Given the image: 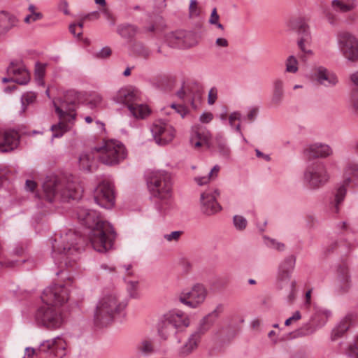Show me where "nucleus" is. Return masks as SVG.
<instances>
[{
  "instance_id": "f257e3e1",
  "label": "nucleus",
  "mask_w": 358,
  "mask_h": 358,
  "mask_svg": "<svg viewBox=\"0 0 358 358\" xmlns=\"http://www.w3.org/2000/svg\"><path fill=\"white\" fill-rule=\"evenodd\" d=\"M76 215L79 222L88 229V238L69 229L60 236L61 245L57 244V239H54L52 243V255L56 264H62L64 260L67 266V259H72L71 256L83 250L88 241L99 252H106L112 248L111 231L108 229L109 223L102 221L96 211L78 208Z\"/></svg>"
},
{
  "instance_id": "f03ea898",
  "label": "nucleus",
  "mask_w": 358,
  "mask_h": 358,
  "mask_svg": "<svg viewBox=\"0 0 358 358\" xmlns=\"http://www.w3.org/2000/svg\"><path fill=\"white\" fill-rule=\"evenodd\" d=\"M68 299L69 292L64 285L54 284L46 287L41 296L43 304L35 313L36 323L48 329L59 327L63 319L57 306L66 303Z\"/></svg>"
},
{
  "instance_id": "7ed1b4c3",
  "label": "nucleus",
  "mask_w": 358,
  "mask_h": 358,
  "mask_svg": "<svg viewBox=\"0 0 358 358\" xmlns=\"http://www.w3.org/2000/svg\"><path fill=\"white\" fill-rule=\"evenodd\" d=\"M147 183L151 196L155 199V208L159 214L163 216L171 214L176 209V204L173 199L171 174L162 170L153 171L150 173Z\"/></svg>"
},
{
  "instance_id": "20e7f679",
  "label": "nucleus",
  "mask_w": 358,
  "mask_h": 358,
  "mask_svg": "<svg viewBox=\"0 0 358 358\" xmlns=\"http://www.w3.org/2000/svg\"><path fill=\"white\" fill-rule=\"evenodd\" d=\"M44 197L50 203L57 199L62 201L79 199L82 192L79 185L73 181V177L59 178L55 175L46 177L43 184Z\"/></svg>"
},
{
  "instance_id": "39448f33",
  "label": "nucleus",
  "mask_w": 358,
  "mask_h": 358,
  "mask_svg": "<svg viewBox=\"0 0 358 358\" xmlns=\"http://www.w3.org/2000/svg\"><path fill=\"white\" fill-rule=\"evenodd\" d=\"M223 310V305L219 304L213 311L203 318L199 328L192 332L188 336L186 341L177 349L176 355L178 357L185 358L196 350L198 348L201 336L208 331Z\"/></svg>"
},
{
  "instance_id": "423d86ee",
  "label": "nucleus",
  "mask_w": 358,
  "mask_h": 358,
  "mask_svg": "<svg viewBox=\"0 0 358 358\" xmlns=\"http://www.w3.org/2000/svg\"><path fill=\"white\" fill-rule=\"evenodd\" d=\"M345 174L347 177L343 183L337 188L334 194L329 199V208L334 213L339 212L340 205L346 195V185L351 182L358 185V164L349 163L345 167Z\"/></svg>"
},
{
  "instance_id": "0eeeda50",
  "label": "nucleus",
  "mask_w": 358,
  "mask_h": 358,
  "mask_svg": "<svg viewBox=\"0 0 358 358\" xmlns=\"http://www.w3.org/2000/svg\"><path fill=\"white\" fill-rule=\"evenodd\" d=\"M331 316V312L329 310L323 308H315L310 320L304 323L296 331L297 335L306 336L314 334L326 324Z\"/></svg>"
},
{
  "instance_id": "6e6552de",
  "label": "nucleus",
  "mask_w": 358,
  "mask_h": 358,
  "mask_svg": "<svg viewBox=\"0 0 358 358\" xmlns=\"http://www.w3.org/2000/svg\"><path fill=\"white\" fill-rule=\"evenodd\" d=\"M207 296L208 290L205 285L196 283L190 289H184L180 292L179 301L183 305L194 309L204 303Z\"/></svg>"
},
{
  "instance_id": "1a4fd4ad",
  "label": "nucleus",
  "mask_w": 358,
  "mask_h": 358,
  "mask_svg": "<svg viewBox=\"0 0 358 358\" xmlns=\"http://www.w3.org/2000/svg\"><path fill=\"white\" fill-rule=\"evenodd\" d=\"M337 43L343 57L350 62L358 61V39L348 31L338 33Z\"/></svg>"
},
{
  "instance_id": "9d476101",
  "label": "nucleus",
  "mask_w": 358,
  "mask_h": 358,
  "mask_svg": "<svg viewBox=\"0 0 358 358\" xmlns=\"http://www.w3.org/2000/svg\"><path fill=\"white\" fill-rule=\"evenodd\" d=\"M303 179L310 188L317 189L328 181L329 175L325 166L317 163L307 167L303 173Z\"/></svg>"
},
{
  "instance_id": "9b49d317",
  "label": "nucleus",
  "mask_w": 358,
  "mask_h": 358,
  "mask_svg": "<svg viewBox=\"0 0 358 358\" xmlns=\"http://www.w3.org/2000/svg\"><path fill=\"white\" fill-rule=\"evenodd\" d=\"M287 26L294 30H297L300 36L297 44L300 50L308 55H311L313 52L307 48L311 41L309 29L306 23L301 17H293L287 22Z\"/></svg>"
},
{
  "instance_id": "f8f14e48",
  "label": "nucleus",
  "mask_w": 358,
  "mask_h": 358,
  "mask_svg": "<svg viewBox=\"0 0 358 358\" xmlns=\"http://www.w3.org/2000/svg\"><path fill=\"white\" fill-rule=\"evenodd\" d=\"M150 131L156 143L162 145L172 141L176 134L173 127L162 120L153 122L150 127Z\"/></svg>"
},
{
  "instance_id": "ddd939ff",
  "label": "nucleus",
  "mask_w": 358,
  "mask_h": 358,
  "mask_svg": "<svg viewBox=\"0 0 358 358\" xmlns=\"http://www.w3.org/2000/svg\"><path fill=\"white\" fill-rule=\"evenodd\" d=\"M112 321V296L107 294L101 298L94 314V323L99 327H106Z\"/></svg>"
},
{
  "instance_id": "4468645a",
  "label": "nucleus",
  "mask_w": 358,
  "mask_h": 358,
  "mask_svg": "<svg viewBox=\"0 0 358 358\" xmlns=\"http://www.w3.org/2000/svg\"><path fill=\"white\" fill-rule=\"evenodd\" d=\"M7 73L13 76V78H3L2 82L16 83L19 85H27L30 80V74L27 69L18 61H12L7 68Z\"/></svg>"
},
{
  "instance_id": "2eb2a0df",
  "label": "nucleus",
  "mask_w": 358,
  "mask_h": 358,
  "mask_svg": "<svg viewBox=\"0 0 358 358\" xmlns=\"http://www.w3.org/2000/svg\"><path fill=\"white\" fill-rule=\"evenodd\" d=\"M200 210L204 215L213 216L220 213L222 208L215 199V196L206 191L201 194Z\"/></svg>"
},
{
  "instance_id": "dca6fc26",
  "label": "nucleus",
  "mask_w": 358,
  "mask_h": 358,
  "mask_svg": "<svg viewBox=\"0 0 358 358\" xmlns=\"http://www.w3.org/2000/svg\"><path fill=\"white\" fill-rule=\"evenodd\" d=\"M94 199L102 208L106 209L112 208V187L110 182L103 181L97 186Z\"/></svg>"
},
{
  "instance_id": "f3484780",
  "label": "nucleus",
  "mask_w": 358,
  "mask_h": 358,
  "mask_svg": "<svg viewBox=\"0 0 358 358\" xmlns=\"http://www.w3.org/2000/svg\"><path fill=\"white\" fill-rule=\"evenodd\" d=\"M78 101L77 93L74 91H69L64 96L62 103V107L65 108V110L55 103V112L58 114L59 119H64L65 115H68L70 117L69 120H75L76 114L71 113L75 111V106Z\"/></svg>"
},
{
  "instance_id": "a211bd4d",
  "label": "nucleus",
  "mask_w": 358,
  "mask_h": 358,
  "mask_svg": "<svg viewBox=\"0 0 358 358\" xmlns=\"http://www.w3.org/2000/svg\"><path fill=\"white\" fill-rule=\"evenodd\" d=\"M162 315L164 317V320L178 331L189 325L188 315L181 310L172 309L164 313Z\"/></svg>"
},
{
  "instance_id": "6ab92c4d",
  "label": "nucleus",
  "mask_w": 358,
  "mask_h": 358,
  "mask_svg": "<svg viewBox=\"0 0 358 358\" xmlns=\"http://www.w3.org/2000/svg\"><path fill=\"white\" fill-rule=\"evenodd\" d=\"M141 92L138 90L132 87L120 89L115 95V101L117 103H122L127 106L128 109L136 102L140 101Z\"/></svg>"
},
{
  "instance_id": "aec40b11",
  "label": "nucleus",
  "mask_w": 358,
  "mask_h": 358,
  "mask_svg": "<svg viewBox=\"0 0 358 358\" xmlns=\"http://www.w3.org/2000/svg\"><path fill=\"white\" fill-rule=\"evenodd\" d=\"M20 136L14 130H0V152H8L17 147Z\"/></svg>"
},
{
  "instance_id": "412c9836",
  "label": "nucleus",
  "mask_w": 358,
  "mask_h": 358,
  "mask_svg": "<svg viewBox=\"0 0 358 358\" xmlns=\"http://www.w3.org/2000/svg\"><path fill=\"white\" fill-rule=\"evenodd\" d=\"M313 77L320 85L327 87H334L338 83L336 76L322 66H317L313 69Z\"/></svg>"
},
{
  "instance_id": "4be33fe9",
  "label": "nucleus",
  "mask_w": 358,
  "mask_h": 358,
  "mask_svg": "<svg viewBox=\"0 0 358 358\" xmlns=\"http://www.w3.org/2000/svg\"><path fill=\"white\" fill-rule=\"evenodd\" d=\"M210 138V133L206 127L200 125L192 127L189 137L191 145L194 148H200L203 145H208Z\"/></svg>"
},
{
  "instance_id": "5701e85b",
  "label": "nucleus",
  "mask_w": 358,
  "mask_h": 358,
  "mask_svg": "<svg viewBox=\"0 0 358 358\" xmlns=\"http://www.w3.org/2000/svg\"><path fill=\"white\" fill-rule=\"evenodd\" d=\"M190 34L184 30L171 31L166 34L165 41L172 48H183L188 46V38Z\"/></svg>"
},
{
  "instance_id": "b1692460",
  "label": "nucleus",
  "mask_w": 358,
  "mask_h": 358,
  "mask_svg": "<svg viewBox=\"0 0 358 358\" xmlns=\"http://www.w3.org/2000/svg\"><path fill=\"white\" fill-rule=\"evenodd\" d=\"M126 275L124 277V280L127 285L126 289L129 296L132 299H139V281L134 276V273L131 270V265H124Z\"/></svg>"
},
{
  "instance_id": "393cba45",
  "label": "nucleus",
  "mask_w": 358,
  "mask_h": 358,
  "mask_svg": "<svg viewBox=\"0 0 358 358\" xmlns=\"http://www.w3.org/2000/svg\"><path fill=\"white\" fill-rule=\"evenodd\" d=\"M92 152L101 163L109 166L112 164V139L104 141L100 146L94 147Z\"/></svg>"
},
{
  "instance_id": "a878e982",
  "label": "nucleus",
  "mask_w": 358,
  "mask_h": 358,
  "mask_svg": "<svg viewBox=\"0 0 358 358\" xmlns=\"http://www.w3.org/2000/svg\"><path fill=\"white\" fill-rule=\"evenodd\" d=\"M296 264V257L293 255L286 257L279 264L278 278L281 280H289Z\"/></svg>"
},
{
  "instance_id": "bb28decb",
  "label": "nucleus",
  "mask_w": 358,
  "mask_h": 358,
  "mask_svg": "<svg viewBox=\"0 0 358 358\" xmlns=\"http://www.w3.org/2000/svg\"><path fill=\"white\" fill-rule=\"evenodd\" d=\"M155 352V347L152 341L142 339L135 346L134 355L136 358H147Z\"/></svg>"
},
{
  "instance_id": "cd10ccee",
  "label": "nucleus",
  "mask_w": 358,
  "mask_h": 358,
  "mask_svg": "<svg viewBox=\"0 0 358 358\" xmlns=\"http://www.w3.org/2000/svg\"><path fill=\"white\" fill-rule=\"evenodd\" d=\"M178 332V330L164 320V317L162 315L159 316L157 322V333L161 339L166 341Z\"/></svg>"
},
{
  "instance_id": "c85d7f7f",
  "label": "nucleus",
  "mask_w": 358,
  "mask_h": 358,
  "mask_svg": "<svg viewBox=\"0 0 358 358\" xmlns=\"http://www.w3.org/2000/svg\"><path fill=\"white\" fill-rule=\"evenodd\" d=\"M354 319L353 314H348L333 329L331 339L335 341L341 338L350 328Z\"/></svg>"
},
{
  "instance_id": "c756f323",
  "label": "nucleus",
  "mask_w": 358,
  "mask_h": 358,
  "mask_svg": "<svg viewBox=\"0 0 358 358\" xmlns=\"http://www.w3.org/2000/svg\"><path fill=\"white\" fill-rule=\"evenodd\" d=\"M306 152L310 157H326L331 155L332 150L328 145L315 143L310 145Z\"/></svg>"
},
{
  "instance_id": "7c9ffc66",
  "label": "nucleus",
  "mask_w": 358,
  "mask_h": 358,
  "mask_svg": "<svg viewBox=\"0 0 358 358\" xmlns=\"http://www.w3.org/2000/svg\"><path fill=\"white\" fill-rule=\"evenodd\" d=\"M127 299L119 300L113 296V323H122L125 318V309L127 306Z\"/></svg>"
},
{
  "instance_id": "2f4dec72",
  "label": "nucleus",
  "mask_w": 358,
  "mask_h": 358,
  "mask_svg": "<svg viewBox=\"0 0 358 358\" xmlns=\"http://www.w3.org/2000/svg\"><path fill=\"white\" fill-rule=\"evenodd\" d=\"M16 17L6 11L0 12V36L8 33L17 24Z\"/></svg>"
},
{
  "instance_id": "473e14b6",
  "label": "nucleus",
  "mask_w": 358,
  "mask_h": 358,
  "mask_svg": "<svg viewBox=\"0 0 358 358\" xmlns=\"http://www.w3.org/2000/svg\"><path fill=\"white\" fill-rule=\"evenodd\" d=\"M214 141L219 155L226 159H230L231 151L224 136L221 133H218L215 135Z\"/></svg>"
},
{
  "instance_id": "72a5a7b5",
  "label": "nucleus",
  "mask_w": 358,
  "mask_h": 358,
  "mask_svg": "<svg viewBox=\"0 0 358 358\" xmlns=\"http://www.w3.org/2000/svg\"><path fill=\"white\" fill-rule=\"evenodd\" d=\"M284 98V81L277 78L273 82V94L271 103L273 106H279Z\"/></svg>"
},
{
  "instance_id": "f704fd0d",
  "label": "nucleus",
  "mask_w": 358,
  "mask_h": 358,
  "mask_svg": "<svg viewBox=\"0 0 358 358\" xmlns=\"http://www.w3.org/2000/svg\"><path fill=\"white\" fill-rule=\"evenodd\" d=\"M138 102L130 106L129 110L136 119H145L150 115L151 110L147 104L139 103Z\"/></svg>"
},
{
  "instance_id": "c9c22d12",
  "label": "nucleus",
  "mask_w": 358,
  "mask_h": 358,
  "mask_svg": "<svg viewBox=\"0 0 358 358\" xmlns=\"http://www.w3.org/2000/svg\"><path fill=\"white\" fill-rule=\"evenodd\" d=\"M127 154L125 145L121 141L113 140V165L124 160Z\"/></svg>"
},
{
  "instance_id": "e433bc0d",
  "label": "nucleus",
  "mask_w": 358,
  "mask_h": 358,
  "mask_svg": "<svg viewBox=\"0 0 358 358\" xmlns=\"http://www.w3.org/2000/svg\"><path fill=\"white\" fill-rule=\"evenodd\" d=\"M331 6L336 11L346 13L356 7V1L355 0H333Z\"/></svg>"
},
{
  "instance_id": "4c0bfd02",
  "label": "nucleus",
  "mask_w": 358,
  "mask_h": 358,
  "mask_svg": "<svg viewBox=\"0 0 358 358\" xmlns=\"http://www.w3.org/2000/svg\"><path fill=\"white\" fill-rule=\"evenodd\" d=\"M59 342H62V341L58 337L52 340L45 341L40 345L39 351L44 353L55 354L59 348H62L63 350L65 349L64 347L59 345Z\"/></svg>"
},
{
  "instance_id": "58836bf2",
  "label": "nucleus",
  "mask_w": 358,
  "mask_h": 358,
  "mask_svg": "<svg viewBox=\"0 0 358 358\" xmlns=\"http://www.w3.org/2000/svg\"><path fill=\"white\" fill-rule=\"evenodd\" d=\"M220 169L219 165H215L207 176H196L194 178V180L199 186L207 185L217 177Z\"/></svg>"
},
{
  "instance_id": "ea45409f",
  "label": "nucleus",
  "mask_w": 358,
  "mask_h": 358,
  "mask_svg": "<svg viewBox=\"0 0 358 358\" xmlns=\"http://www.w3.org/2000/svg\"><path fill=\"white\" fill-rule=\"evenodd\" d=\"M79 166L81 169L87 172H92L96 170L94 161L91 155L81 154L79 157Z\"/></svg>"
},
{
  "instance_id": "a19ab883",
  "label": "nucleus",
  "mask_w": 358,
  "mask_h": 358,
  "mask_svg": "<svg viewBox=\"0 0 358 358\" xmlns=\"http://www.w3.org/2000/svg\"><path fill=\"white\" fill-rule=\"evenodd\" d=\"M50 129L53 132L52 138H60L69 130V126L66 122L60 121L57 124H52Z\"/></svg>"
},
{
  "instance_id": "79ce46f5",
  "label": "nucleus",
  "mask_w": 358,
  "mask_h": 358,
  "mask_svg": "<svg viewBox=\"0 0 358 358\" xmlns=\"http://www.w3.org/2000/svg\"><path fill=\"white\" fill-rule=\"evenodd\" d=\"M338 281L341 284V289L343 291L348 289L350 285V277L348 268H342L338 275Z\"/></svg>"
},
{
  "instance_id": "37998d69",
  "label": "nucleus",
  "mask_w": 358,
  "mask_h": 358,
  "mask_svg": "<svg viewBox=\"0 0 358 358\" xmlns=\"http://www.w3.org/2000/svg\"><path fill=\"white\" fill-rule=\"evenodd\" d=\"M299 62L294 55L289 56L285 61V72L296 73L299 70Z\"/></svg>"
},
{
  "instance_id": "c03bdc74",
  "label": "nucleus",
  "mask_w": 358,
  "mask_h": 358,
  "mask_svg": "<svg viewBox=\"0 0 358 358\" xmlns=\"http://www.w3.org/2000/svg\"><path fill=\"white\" fill-rule=\"evenodd\" d=\"M117 32L124 38H130L135 35L136 29L131 24L122 25L118 27Z\"/></svg>"
},
{
  "instance_id": "a18cd8bd",
  "label": "nucleus",
  "mask_w": 358,
  "mask_h": 358,
  "mask_svg": "<svg viewBox=\"0 0 358 358\" xmlns=\"http://www.w3.org/2000/svg\"><path fill=\"white\" fill-rule=\"evenodd\" d=\"M188 11L189 18H196L200 16L201 8L196 0H190Z\"/></svg>"
},
{
  "instance_id": "49530a36",
  "label": "nucleus",
  "mask_w": 358,
  "mask_h": 358,
  "mask_svg": "<svg viewBox=\"0 0 358 358\" xmlns=\"http://www.w3.org/2000/svg\"><path fill=\"white\" fill-rule=\"evenodd\" d=\"M36 99V95L35 93L29 92L24 93L21 97V103L22 112H24L27 109V107L29 104H31L35 101Z\"/></svg>"
},
{
  "instance_id": "de8ad7c7",
  "label": "nucleus",
  "mask_w": 358,
  "mask_h": 358,
  "mask_svg": "<svg viewBox=\"0 0 358 358\" xmlns=\"http://www.w3.org/2000/svg\"><path fill=\"white\" fill-rule=\"evenodd\" d=\"M233 224L236 230L243 231L248 225L247 220L242 215H234L233 217Z\"/></svg>"
},
{
  "instance_id": "09e8293b",
  "label": "nucleus",
  "mask_w": 358,
  "mask_h": 358,
  "mask_svg": "<svg viewBox=\"0 0 358 358\" xmlns=\"http://www.w3.org/2000/svg\"><path fill=\"white\" fill-rule=\"evenodd\" d=\"M346 354L352 358H358V335L355 337L353 343L349 345L346 350Z\"/></svg>"
},
{
  "instance_id": "8fccbe9b",
  "label": "nucleus",
  "mask_w": 358,
  "mask_h": 358,
  "mask_svg": "<svg viewBox=\"0 0 358 358\" xmlns=\"http://www.w3.org/2000/svg\"><path fill=\"white\" fill-rule=\"evenodd\" d=\"M150 20L152 22V24L146 26L145 29L148 31H155L158 29V24L163 23V19L160 15L150 16Z\"/></svg>"
},
{
  "instance_id": "3c124183",
  "label": "nucleus",
  "mask_w": 358,
  "mask_h": 358,
  "mask_svg": "<svg viewBox=\"0 0 358 358\" xmlns=\"http://www.w3.org/2000/svg\"><path fill=\"white\" fill-rule=\"evenodd\" d=\"M112 50L110 47H104L99 52L93 53V57L99 59H104L110 56Z\"/></svg>"
},
{
  "instance_id": "603ef678",
  "label": "nucleus",
  "mask_w": 358,
  "mask_h": 358,
  "mask_svg": "<svg viewBox=\"0 0 358 358\" xmlns=\"http://www.w3.org/2000/svg\"><path fill=\"white\" fill-rule=\"evenodd\" d=\"M134 51L144 58H148L150 55V50L142 44L135 45Z\"/></svg>"
},
{
  "instance_id": "864d4df0",
  "label": "nucleus",
  "mask_w": 358,
  "mask_h": 358,
  "mask_svg": "<svg viewBox=\"0 0 358 358\" xmlns=\"http://www.w3.org/2000/svg\"><path fill=\"white\" fill-rule=\"evenodd\" d=\"M266 245L268 248L278 251H283L285 250L284 243L278 242L273 238H267Z\"/></svg>"
},
{
  "instance_id": "5fc2aeb1",
  "label": "nucleus",
  "mask_w": 358,
  "mask_h": 358,
  "mask_svg": "<svg viewBox=\"0 0 358 358\" xmlns=\"http://www.w3.org/2000/svg\"><path fill=\"white\" fill-rule=\"evenodd\" d=\"M259 108L258 107L252 106L248 108V113L245 119L250 122H254L258 115Z\"/></svg>"
},
{
  "instance_id": "6e6d98bb",
  "label": "nucleus",
  "mask_w": 358,
  "mask_h": 358,
  "mask_svg": "<svg viewBox=\"0 0 358 358\" xmlns=\"http://www.w3.org/2000/svg\"><path fill=\"white\" fill-rule=\"evenodd\" d=\"M45 65L39 62L36 64L35 75L38 83H42V78L45 73Z\"/></svg>"
},
{
  "instance_id": "4d7b16f0",
  "label": "nucleus",
  "mask_w": 358,
  "mask_h": 358,
  "mask_svg": "<svg viewBox=\"0 0 358 358\" xmlns=\"http://www.w3.org/2000/svg\"><path fill=\"white\" fill-rule=\"evenodd\" d=\"M242 115L239 111H233L229 115L228 122L231 128H234L235 121H240Z\"/></svg>"
},
{
  "instance_id": "13d9d810",
  "label": "nucleus",
  "mask_w": 358,
  "mask_h": 358,
  "mask_svg": "<svg viewBox=\"0 0 358 358\" xmlns=\"http://www.w3.org/2000/svg\"><path fill=\"white\" fill-rule=\"evenodd\" d=\"M181 234H182V231H172L170 234H165L164 236V238L167 241H169V242L178 241L180 239V238L181 236Z\"/></svg>"
},
{
  "instance_id": "bf43d9fd",
  "label": "nucleus",
  "mask_w": 358,
  "mask_h": 358,
  "mask_svg": "<svg viewBox=\"0 0 358 358\" xmlns=\"http://www.w3.org/2000/svg\"><path fill=\"white\" fill-rule=\"evenodd\" d=\"M171 108L177 113L182 118H184L188 113L187 108L182 105L171 104Z\"/></svg>"
},
{
  "instance_id": "052dcab7",
  "label": "nucleus",
  "mask_w": 358,
  "mask_h": 358,
  "mask_svg": "<svg viewBox=\"0 0 358 358\" xmlns=\"http://www.w3.org/2000/svg\"><path fill=\"white\" fill-rule=\"evenodd\" d=\"M301 319V314L299 311H295L293 315L289 317V318H287L285 322V326H289L291 325L292 324L299 321V320Z\"/></svg>"
},
{
  "instance_id": "680f3d73",
  "label": "nucleus",
  "mask_w": 358,
  "mask_h": 358,
  "mask_svg": "<svg viewBox=\"0 0 358 358\" xmlns=\"http://www.w3.org/2000/svg\"><path fill=\"white\" fill-rule=\"evenodd\" d=\"M217 99V90L215 87H212L208 92V103L213 105L215 103Z\"/></svg>"
},
{
  "instance_id": "e2e57ef3",
  "label": "nucleus",
  "mask_w": 358,
  "mask_h": 358,
  "mask_svg": "<svg viewBox=\"0 0 358 358\" xmlns=\"http://www.w3.org/2000/svg\"><path fill=\"white\" fill-rule=\"evenodd\" d=\"M28 10L30 11V15H32V22H36L41 20L43 17V14L40 12L35 11V6L33 4H30L28 7Z\"/></svg>"
},
{
  "instance_id": "0e129e2a",
  "label": "nucleus",
  "mask_w": 358,
  "mask_h": 358,
  "mask_svg": "<svg viewBox=\"0 0 358 358\" xmlns=\"http://www.w3.org/2000/svg\"><path fill=\"white\" fill-rule=\"evenodd\" d=\"M213 119V115L210 112H204L200 117L199 120L201 123L208 124Z\"/></svg>"
},
{
  "instance_id": "69168bd1",
  "label": "nucleus",
  "mask_w": 358,
  "mask_h": 358,
  "mask_svg": "<svg viewBox=\"0 0 358 358\" xmlns=\"http://www.w3.org/2000/svg\"><path fill=\"white\" fill-rule=\"evenodd\" d=\"M37 184L34 180H27L25 182V189L29 192H34L36 188Z\"/></svg>"
},
{
  "instance_id": "338daca9",
  "label": "nucleus",
  "mask_w": 358,
  "mask_h": 358,
  "mask_svg": "<svg viewBox=\"0 0 358 358\" xmlns=\"http://www.w3.org/2000/svg\"><path fill=\"white\" fill-rule=\"evenodd\" d=\"M101 101V97L99 95H96L93 99L90 100L87 102V106L90 108H95L98 103Z\"/></svg>"
},
{
  "instance_id": "774afa93",
  "label": "nucleus",
  "mask_w": 358,
  "mask_h": 358,
  "mask_svg": "<svg viewBox=\"0 0 358 358\" xmlns=\"http://www.w3.org/2000/svg\"><path fill=\"white\" fill-rule=\"evenodd\" d=\"M219 15L217 13V10L216 8H213V10H212V13H211V15H210V19H209V22L212 24H214L215 23H217L219 22Z\"/></svg>"
}]
</instances>
